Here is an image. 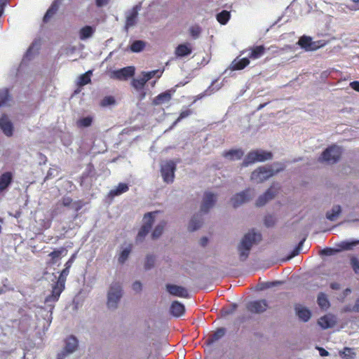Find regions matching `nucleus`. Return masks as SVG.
<instances>
[{
    "label": "nucleus",
    "mask_w": 359,
    "mask_h": 359,
    "mask_svg": "<svg viewBox=\"0 0 359 359\" xmlns=\"http://www.w3.org/2000/svg\"><path fill=\"white\" fill-rule=\"evenodd\" d=\"M260 240L261 234L255 232L254 230L250 231L244 235L237 247L241 261L243 262L247 259L253 245Z\"/></svg>",
    "instance_id": "f257e3e1"
},
{
    "label": "nucleus",
    "mask_w": 359,
    "mask_h": 359,
    "mask_svg": "<svg viewBox=\"0 0 359 359\" xmlns=\"http://www.w3.org/2000/svg\"><path fill=\"white\" fill-rule=\"evenodd\" d=\"M284 168L285 165L281 163H274L268 166H260L252 172L251 180L255 183L263 182Z\"/></svg>",
    "instance_id": "f03ea898"
},
{
    "label": "nucleus",
    "mask_w": 359,
    "mask_h": 359,
    "mask_svg": "<svg viewBox=\"0 0 359 359\" xmlns=\"http://www.w3.org/2000/svg\"><path fill=\"white\" fill-rule=\"evenodd\" d=\"M69 269L70 268H67V266H65V269L61 271L57 282L52 287L51 294L46 297L45 303L51 307L50 310L53 309V306L50 303L57 302L59 299L60 294L65 289L66 278L69 273Z\"/></svg>",
    "instance_id": "7ed1b4c3"
},
{
    "label": "nucleus",
    "mask_w": 359,
    "mask_h": 359,
    "mask_svg": "<svg viewBox=\"0 0 359 359\" xmlns=\"http://www.w3.org/2000/svg\"><path fill=\"white\" fill-rule=\"evenodd\" d=\"M123 294V290L121 283L118 281H113L109 285L107 294V308L111 311L118 309Z\"/></svg>",
    "instance_id": "20e7f679"
},
{
    "label": "nucleus",
    "mask_w": 359,
    "mask_h": 359,
    "mask_svg": "<svg viewBox=\"0 0 359 359\" xmlns=\"http://www.w3.org/2000/svg\"><path fill=\"white\" fill-rule=\"evenodd\" d=\"M273 154L264 150H254L248 154L243 162V166L247 167L256 162H263L271 159Z\"/></svg>",
    "instance_id": "39448f33"
},
{
    "label": "nucleus",
    "mask_w": 359,
    "mask_h": 359,
    "mask_svg": "<svg viewBox=\"0 0 359 359\" xmlns=\"http://www.w3.org/2000/svg\"><path fill=\"white\" fill-rule=\"evenodd\" d=\"M342 154V148L337 145L333 144L327 147L319 157V161L326 162L328 164H334L337 163Z\"/></svg>",
    "instance_id": "423d86ee"
},
{
    "label": "nucleus",
    "mask_w": 359,
    "mask_h": 359,
    "mask_svg": "<svg viewBox=\"0 0 359 359\" xmlns=\"http://www.w3.org/2000/svg\"><path fill=\"white\" fill-rule=\"evenodd\" d=\"M156 214H157V212H151L144 215L143 224L136 237V243L142 242L145 236L149 233L154 222V215Z\"/></svg>",
    "instance_id": "0eeeda50"
},
{
    "label": "nucleus",
    "mask_w": 359,
    "mask_h": 359,
    "mask_svg": "<svg viewBox=\"0 0 359 359\" xmlns=\"http://www.w3.org/2000/svg\"><path fill=\"white\" fill-rule=\"evenodd\" d=\"M176 165L172 161H163L161 164V175L164 182L172 183L175 177Z\"/></svg>",
    "instance_id": "6e6552de"
},
{
    "label": "nucleus",
    "mask_w": 359,
    "mask_h": 359,
    "mask_svg": "<svg viewBox=\"0 0 359 359\" xmlns=\"http://www.w3.org/2000/svg\"><path fill=\"white\" fill-rule=\"evenodd\" d=\"M255 196L253 189H247L231 198L232 205L234 208L239 207L245 203L248 202Z\"/></svg>",
    "instance_id": "1a4fd4ad"
},
{
    "label": "nucleus",
    "mask_w": 359,
    "mask_h": 359,
    "mask_svg": "<svg viewBox=\"0 0 359 359\" xmlns=\"http://www.w3.org/2000/svg\"><path fill=\"white\" fill-rule=\"evenodd\" d=\"M298 44L306 51L315 50L324 46L320 41H313L310 36H303L298 41Z\"/></svg>",
    "instance_id": "9d476101"
},
{
    "label": "nucleus",
    "mask_w": 359,
    "mask_h": 359,
    "mask_svg": "<svg viewBox=\"0 0 359 359\" xmlns=\"http://www.w3.org/2000/svg\"><path fill=\"white\" fill-rule=\"evenodd\" d=\"M135 69L133 66H128L111 72V78L120 81H126L135 74Z\"/></svg>",
    "instance_id": "9b49d317"
},
{
    "label": "nucleus",
    "mask_w": 359,
    "mask_h": 359,
    "mask_svg": "<svg viewBox=\"0 0 359 359\" xmlns=\"http://www.w3.org/2000/svg\"><path fill=\"white\" fill-rule=\"evenodd\" d=\"M217 201V195L210 191L205 192L201 206V212L206 214L214 206Z\"/></svg>",
    "instance_id": "f8f14e48"
},
{
    "label": "nucleus",
    "mask_w": 359,
    "mask_h": 359,
    "mask_svg": "<svg viewBox=\"0 0 359 359\" xmlns=\"http://www.w3.org/2000/svg\"><path fill=\"white\" fill-rule=\"evenodd\" d=\"M166 290L172 296L183 298L189 297V292L184 287L173 284H167Z\"/></svg>",
    "instance_id": "ddd939ff"
},
{
    "label": "nucleus",
    "mask_w": 359,
    "mask_h": 359,
    "mask_svg": "<svg viewBox=\"0 0 359 359\" xmlns=\"http://www.w3.org/2000/svg\"><path fill=\"white\" fill-rule=\"evenodd\" d=\"M268 307L266 301L264 299L250 302L247 309L251 313H260L266 310Z\"/></svg>",
    "instance_id": "4468645a"
},
{
    "label": "nucleus",
    "mask_w": 359,
    "mask_h": 359,
    "mask_svg": "<svg viewBox=\"0 0 359 359\" xmlns=\"http://www.w3.org/2000/svg\"><path fill=\"white\" fill-rule=\"evenodd\" d=\"M140 10V6H134L126 15V29H128L135 25L138 16V11Z\"/></svg>",
    "instance_id": "2eb2a0df"
},
{
    "label": "nucleus",
    "mask_w": 359,
    "mask_h": 359,
    "mask_svg": "<svg viewBox=\"0 0 359 359\" xmlns=\"http://www.w3.org/2000/svg\"><path fill=\"white\" fill-rule=\"evenodd\" d=\"M0 128L5 135L8 137L12 136L13 126L6 115H3L0 118Z\"/></svg>",
    "instance_id": "dca6fc26"
},
{
    "label": "nucleus",
    "mask_w": 359,
    "mask_h": 359,
    "mask_svg": "<svg viewBox=\"0 0 359 359\" xmlns=\"http://www.w3.org/2000/svg\"><path fill=\"white\" fill-rule=\"evenodd\" d=\"M78 343V340L74 336H69L65 341V350L62 353L65 354V357L67 355L74 353L77 349Z\"/></svg>",
    "instance_id": "f3484780"
},
{
    "label": "nucleus",
    "mask_w": 359,
    "mask_h": 359,
    "mask_svg": "<svg viewBox=\"0 0 359 359\" xmlns=\"http://www.w3.org/2000/svg\"><path fill=\"white\" fill-rule=\"evenodd\" d=\"M295 312L299 319L303 322H308L311 316V313L306 307L298 304L295 306Z\"/></svg>",
    "instance_id": "a211bd4d"
},
{
    "label": "nucleus",
    "mask_w": 359,
    "mask_h": 359,
    "mask_svg": "<svg viewBox=\"0 0 359 359\" xmlns=\"http://www.w3.org/2000/svg\"><path fill=\"white\" fill-rule=\"evenodd\" d=\"M174 92L175 90H168L159 94L154 99L153 104L154 105H160L168 103L171 100Z\"/></svg>",
    "instance_id": "6ab92c4d"
},
{
    "label": "nucleus",
    "mask_w": 359,
    "mask_h": 359,
    "mask_svg": "<svg viewBox=\"0 0 359 359\" xmlns=\"http://www.w3.org/2000/svg\"><path fill=\"white\" fill-rule=\"evenodd\" d=\"M276 193V191L271 187L264 194L259 196L256 201V205L258 207L264 205L269 200L275 196Z\"/></svg>",
    "instance_id": "aec40b11"
},
{
    "label": "nucleus",
    "mask_w": 359,
    "mask_h": 359,
    "mask_svg": "<svg viewBox=\"0 0 359 359\" xmlns=\"http://www.w3.org/2000/svg\"><path fill=\"white\" fill-rule=\"evenodd\" d=\"M13 181V175L11 172H6L0 175V194L6 190Z\"/></svg>",
    "instance_id": "412c9836"
},
{
    "label": "nucleus",
    "mask_w": 359,
    "mask_h": 359,
    "mask_svg": "<svg viewBox=\"0 0 359 359\" xmlns=\"http://www.w3.org/2000/svg\"><path fill=\"white\" fill-rule=\"evenodd\" d=\"M170 313L175 317L182 316L185 311V307L183 304L178 301H174L170 308Z\"/></svg>",
    "instance_id": "4be33fe9"
},
{
    "label": "nucleus",
    "mask_w": 359,
    "mask_h": 359,
    "mask_svg": "<svg viewBox=\"0 0 359 359\" xmlns=\"http://www.w3.org/2000/svg\"><path fill=\"white\" fill-rule=\"evenodd\" d=\"M95 32V27L90 25H86L79 31V39L82 41L86 40L93 36Z\"/></svg>",
    "instance_id": "5701e85b"
},
{
    "label": "nucleus",
    "mask_w": 359,
    "mask_h": 359,
    "mask_svg": "<svg viewBox=\"0 0 359 359\" xmlns=\"http://www.w3.org/2000/svg\"><path fill=\"white\" fill-rule=\"evenodd\" d=\"M191 53V47L189 43L180 44L175 49V55L183 57Z\"/></svg>",
    "instance_id": "b1692460"
},
{
    "label": "nucleus",
    "mask_w": 359,
    "mask_h": 359,
    "mask_svg": "<svg viewBox=\"0 0 359 359\" xmlns=\"http://www.w3.org/2000/svg\"><path fill=\"white\" fill-rule=\"evenodd\" d=\"M62 1V0H55L53 2L50 7L46 11L43 17V21L45 22H48L50 20V18L56 13V11L58 10L59 6L61 4Z\"/></svg>",
    "instance_id": "393cba45"
},
{
    "label": "nucleus",
    "mask_w": 359,
    "mask_h": 359,
    "mask_svg": "<svg viewBox=\"0 0 359 359\" xmlns=\"http://www.w3.org/2000/svg\"><path fill=\"white\" fill-rule=\"evenodd\" d=\"M223 156L231 161L239 160L243 156V151L241 149H231L229 151H225L223 154Z\"/></svg>",
    "instance_id": "a878e982"
},
{
    "label": "nucleus",
    "mask_w": 359,
    "mask_h": 359,
    "mask_svg": "<svg viewBox=\"0 0 359 359\" xmlns=\"http://www.w3.org/2000/svg\"><path fill=\"white\" fill-rule=\"evenodd\" d=\"M250 63V60L248 57H243L241 59L236 58L231 63V68L233 70H240L244 69Z\"/></svg>",
    "instance_id": "bb28decb"
},
{
    "label": "nucleus",
    "mask_w": 359,
    "mask_h": 359,
    "mask_svg": "<svg viewBox=\"0 0 359 359\" xmlns=\"http://www.w3.org/2000/svg\"><path fill=\"white\" fill-rule=\"evenodd\" d=\"M128 186L126 183H119L116 187L109 191V196L111 198L119 196L128 190Z\"/></svg>",
    "instance_id": "cd10ccee"
},
{
    "label": "nucleus",
    "mask_w": 359,
    "mask_h": 359,
    "mask_svg": "<svg viewBox=\"0 0 359 359\" xmlns=\"http://www.w3.org/2000/svg\"><path fill=\"white\" fill-rule=\"evenodd\" d=\"M203 223V219L201 214L195 215L192 217L189 225V229L191 231H196L199 229Z\"/></svg>",
    "instance_id": "c85d7f7f"
},
{
    "label": "nucleus",
    "mask_w": 359,
    "mask_h": 359,
    "mask_svg": "<svg viewBox=\"0 0 359 359\" xmlns=\"http://www.w3.org/2000/svg\"><path fill=\"white\" fill-rule=\"evenodd\" d=\"M265 52V48L264 46H257L250 50V53L248 56L252 59H258L261 57Z\"/></svg>",
    "instance_id": "c756f323"
},
{
    "label": "nucleus",
    "mask_w": 359,
    "mask_h": 359,
    "mask_svg": "<svg viewBox=\"0 0 359 359\" xmlns=\"http://www.w3.org/2000/svg\"><path fill=\"white\" fill-rule=\"evenodd\" d=\"M341 212V206L334 205L330 211L326 213V218L330 221H335Z\"/></svg>",
    "instance_id": "7c9ffc66"
},
{
    "label": "nucleus",
    "mask_w": 359,
    "mask_h": 359,
    "mask_svg": "<svg viewBox=\"0 0 359 359\" xmlns=\"http://www.w3.org/2000/svg\"><path fill=\"white\" fill-rule=\"evenodd\" d=\"M317 302H318V306L322 309L326 310L330 306V302L328 300L327 294H325L323 292H320L318 294V298H317Z\"/></svg>",
    "instance_id": "2f4dec72"
},
{
    "label": "nucleus",
    "mask_w": 359,
    "mask_h": 359,
    "mask_svg": "<svg viewBox=\"0 0 359 359\" xmlns=\"http://www.w3.org/2000/svg\"><path fill=\"white\" fill-rule=\"evenodd\" d=\"M334 324V321L332 320V317L328 316H325L321 317L318 320V325L323 329H327L332 327Z\"/></svg>",
    "instance_id": "473e14b6"
},
{
    "label": "nucleus",
    "mask_w": 359,
    "mask_h": 359,
    "mask_svg": "<svg viewBox=\"0 0 359 359\" xmlns=\"http://www.w3.org/2000/svg\"><path fill=\"white\" fill-rule=\"evenodd\" d=\"M132 250V246L131 245H128V246L125 247L122 249L121 252H120V255L118 258V263L123 264L126 262V261L128 259L130 252Z\"/></svg>",
    "instance_id": "72a5a7b5"
},
{
    "label": "nucleus",
    "mask_w": 359,
    "mask_h": 359,
    "mask_svg": "<svg viewBox=\"0 0 359 359\" xmlns=\"http://www.w3.org/2000/svg\"><path fill=\"white\" fill-rule=\"evenodd\" d=\"M147 82V81H146L145 79V77L144 76V75L142 74V76L141 77H139V78H137V79H134L133 81H132V86L136 89L137 90L140 91V90H142L146 83Z\"/></svg>",
    "instance_id": "f704fd0d"
},
{
    "label": "nucleus",
    "mask_w": 359,
    "mask_h": 359,
    "mask_svg": "<svg viewBox=\"0 0 359 359\" xmlns=\"http://www.w3.org/2000/svg\"><path fill=\"white\" fill-rule=\"evenodd\" d=\"M230 17V12L226 10L222 11L216 15L217 20L222 25H226L229 22Z\"/></svg>",
    "instance_id": "c9c22d12"
},
{
    "label": "nucleus",
    "mask_w": 359,
    "mask_h": 359,
    "mask_svg": "<svg viewBox=\"0 0 359 359\" xmlns=\"http://www.w3.org/2000/svg\"><path fill=\"white\" fill-rule=\"evenodd\" d=\"M216 83V81H212V84L208 87L205 93L198 95V98H202L205 95H210L212 93L219 90L222 88V83Z\"/></svg>",
    "instance_id": "e433bc0d"
},
{
    "label": "nucleus",
    "mask_w": 359,
    "mask_h": 359,
    "mask_svg": "<svg viewBox=\"0 0 359 359\" xmlns=\"http://www.w3.org/2000/svg\"><path fill=\"white\" fill-rule=\"evenodd\" d=\"M39 46H40V43L39 41H34L32 45L30 46V47L28 48V50H27L25 56H24V59L23 60H30L32 55L34 54V53H35L36 51H37L39 48Z\"/></svg>",
    "instance_id": "4c0bfd02"
},
{
    "label": "nucleus",
    "mask_w": 359,
    "mask_h": 359,
    "mask_svg": "<svg viewBox=\"0 0 359 359\" xmlns=\"http://www.w3.org/2000/svg\"><path fill=\"white\" fill-rule=\"evenodd\" d=\"M93 123V117L88 116L81 117L76 121V126L79 128H87L91 126Z\"/></svg>",
    "instance_id": "58836bf2"
},
{
    "label": "nucleus",
    "mask_w": 359,
    "mask_h": 359,
    "mask_svg": "<svg viewBox=\"0 0 359 359\" xmlns=\"http://www.w3.org/2000/svg\"><path fill=\"white\" fill-rule=\"evenodd\" d=\"M163 72V69H156L150 72H143L142 74L145 77L146 81H149L152 78L156 76L157 79H159Z\"/></svg>",
    "instance_id": "ea45409f"
},
{
    "label": "nucleus",
    "mask_w": 359,
    "mask_h": 359,
    "mask_svg": "<svg viewBox=\"0 0 359 359\" xmlns=\"http://www.w3.org/2000/svg\"><path fill=\"white\" fill-rule=\"evenodd\" d=\"M165 224L166 223L165 221H161L156 226L151 233L152 238L156 239L161 236L165 226Z\"/></svg>",
    "instance_id": "a19ab883"
},
{
    "label": "nucleus",
    "mask_w": 359,
    "mask_h": 359,
    "mask_svg": "<svg viewBox=\"0 0 359 359\" xmlns=\"http://www.w3.org/2000/svg\"><path fill=\"white\" fill-rule=\"evenodd\" d=\"M145 42L142 40H136L130 46V50L133 53L141 52L145 47Z\"/></svg>",
    "instance_id": "79ce46f5"
},
{
    "label": "nucleus",
    "mask_w": 359,
    "mask_h": 359,
    "mask_svg": "<svg viewBox=\"0 0 359 359\" xmlns=\"http://www.w3.org/2000/svg\"><path fill=\"white\" fill-rule=\"evenodd\" d=\"M67 253V250L65 248H60L59 249L55 250L49 254V256L52 258L53 261L57 259L60 258L62 256L66 255Z\"/></svg>",
    "instance_id": "37998d69"
},
{
    "label": "nucleus",
    "mask_w": 359,
    "mask_h": 359,
    "mask_svg": "<svg viewBox=\"0 0 359 359\" xmlns=\"http://www.w3.org/2000/svg\"><path fill=\"white\" fill-rule=\"evenodd\" d=\"M92 71H88L86 73L79 76L78 84L81 86H85L90 82V75Z\"/></svg>",
    "instance_id": "c03bdc74"
},
{
    "label": "nucleus",
    "mask_w": 359,
    "mask_h": 359,
    "mask_svg": "<svg viewBox=\"0 0 359 359\" xmlns=\"http://www.w3.org/2000/svg\"><path fill=\"white\" fill-rule=\"evenodd\" d=\"M226 330L224 328L221 327L217 329L214 334L211 336V338L210 339V342H214L219 339H220L222 337H223L225 334Z\"/></svg>",
    "instance_id": "a18cd8bd"
},
{
    "label": "nucleus",
    "mask_w": 359,
    "mask_h": 359,
    "mask_svg": "<svg viewBox=\"0 0 359 359\" xmlns=\"http://www.w3.org/2000/svg\"><path fill=\"white\" fill-rule=\"evenodd\" d=\"M8 100L9 95L8 90H0V107L5 105Z\"/></svg>",
    "instance_id": "49530a36"
},
{
    "label": "nucleus",
    "mask_w": 359,
    "mask_h": 359,
    "mask_svg": "<svg viewBox=\"0 0 359 359\" xmlns=\"http://www.w3.org/2000/svg\"><path fill=\"white\" fill-rule=\"evenodd\" d=\"M155 263V257L153 255H148L146 257L145 263H144V268L147 270L151 269L154 266Z\"/></svg>",
    "instance_id": "de8ad7c7"
},
{
    "label": "nucleus",
    "mask_w": 359,
    "mask_h": 359,
    "mask_svg": "<svg viewBox=\"0 0 359 359\" xmlns=\"http://www.w3.org/2000/svg\"><path fill=\"white\" fill-rule=\"evenodd\" d=\"M304 241V239L302 240L299 242V245L292 250V251L291 252V254L287 258V260L291 259L292 258L294 257L295 256H297L299 253V251H300V250L302 248V246L303 245Z\"/></svg>",
    "instance_id": "09e8293b"
},
{
    "label": "nucleus",
    "mask_w": 359,
    "mask_h": 359,
    "mask_svg": "<svg viewBox=\"0 0 359 359\" xmlns=\"http://www.w3.org/2000/svg\"><path fill=\"white\" fill-rule=\"evenodd\" d=\"M190 34L194 39H198L201 32V29L198 26H193L189 29Z\"/></svg>",
    "instance_id": "8fccbe9b"
},
{
    "label": "nucleus",
    "mask_w": 359,
    "mask_h": 359,
    "mask_svg": "<svg viewBox=\"0 0 359 359\" xmlns=\"http://www.w3.org/2000/svg\"><path fill=\"white\" fill-rule=\"evenodd\" d=\"M115 102V100L112 96H107L103 98L101 101V105L102 107H107L113 104Z\"/></svg>",
    "instance_id": "3c124183"
},
{
    "label": "nucleus",
    "mask_w": 359,
    "mask_h": 359,
    "mask_svg": "<svg viewBox=\"0 0 359 359\" xmlns=\"http://www.w3.org/2000/svg\"><path fill=\"white\" fill-rule=\"evenodd\" d=\"M57 174L58 170L57 168H50L47 172V175L45 177V180H48L49 179L55 177L57 175Z\"/></svg>",
    "instance_id": "603ef678"
},
{
    "label": "nucleus",
    "mask_w": 359,
    "mask_h": 359,
    "mask_svg": "<svg viewBox=\"0 0 359 359\" xmlns=\"http://www.w3.org/2000/svg\"><path fill=\"white\" fill-rule=\"evenodd\" d=\"M351 266L355 273H359V260L356 257L351 259Z\"/></svg>",
    "instance_id": "864d4df0"
},
{
    "label": "nucleus",
    "mask_w": 359,
    "mask_h": 359,
    "mask_svg": "<svg viewBox=\"0 0 359 359\" xmlns=\"http://www.w3.org/2000/svg\"><path fill=\"white\" fill-rule=\"evenodd\" d=\"M191 111L189 109L184 110L182 111L177 118V119L174 122L173 126L176 125L177 122H179L180 120L189 116L191 114Z\"/></svg>",
    "instance_id": "5fc2aeb1"
},
{
    "label": "nucleus",
    "mask_w": 359,
    "mask_h": 359,
    "mask_svg": "<svg viewBox=\"0 0 359 359\" xmlns=\"http://www.w3.org/2000/svg\"><path fill=\"white\" fill-rule=\"evenodd\" d=\"M264 224L267 227L272 226L275 224V219L272 215H267L264 219Z\"/></svg>",
    "instance_id": "6e6d98bb"
},
{
    "label": "nucleus",
    "mask_w": 359,
    "mask_h": 359,
    "mask_svg": "<svg viewBox=\"0 0 359 359\" xmlns=\"http://www.w3.org/2000/svg\"><path fill=\"white\" fill-rule=\"evenodd\" d=\"M359 244V240L358 241H353L351 243L348 242H343L341 243V247L346 250L351 249V247L355 246L356 245Z\"/></svg>",
    "instance_id": "4d7b16f0"
},
{
    "label": "nucleus",
    "mask_w": 359,
    "mask_h": 359,
    "mask_svg": "<svg viewBox=\"0 0 359 359\" xmlns=\"http://www.w3.org/2000/svg\"><path fill=\"white\" fill-rule=\"evenodd\" d=\"M132 287L136 292H140L142 289V285L140 281H135L133 283Z\"/></svg>",
    "instance_id": "13d9d810"
},
{
    "label": "nucleus",
    "mask_w": 359,
    "mask_h": 359,
    "mask_svg": "<svg viewBox=\"0 0 359 359\" xmlns=\"http://www.w3.org/2000/svg\"><path fill=\"white\" fill-rule=\"evenodd\" d=\"M109 3V0H95V5L98 8L106 6Z\"/></svg>",
    "instance_id": "bf43d9fd"
},
{
    "label": "nucleus",
    "mask_w": 359,
    "mask_h": 359,
    "mask_svg": "<svg viewBox=\"0 0 359 359\" xmlns=\"http://www.w3.org/2000/svg\"><path fill=\"white\" fill-rule=\"evenodd\" d=\"M62 203L64 206L69 207L72 203V200L69 197H63L62 199Z\"/></svg>",
    "instance_id": "052dcab7"
},
{
    "label": "nucleus",
    "mask_w": 359,
    "mask_h": 359,
    "mask_svg": "<svg viewBox=\"0 0 359 359\" xmlns=\"http://www.w3.org/2000/svg\"><path fill=\"white\" fill-rule=\"evenodd\" d=\"M337 250L332 248H325L321 251L322 255L330 256L332 255Z\"/></svg>",
    "instance_id": "680f3d73"
},
{
    "label": "nucleus",
    "mask_w": 359,
    "mask_h": 359,
    "mask_svg": "<svg viewBox=\"0 0 359 359\" xmlns=\"http://www.w3.org/2000/svg\"><path fill=\"white\" fill-rule=\"evenodd\" d=\"M8 0H0V17L3 15L4 8L6 6Z\"/></svg>",
    "instance_id": "e2e57ef3"
},
{
    "label": "nucleus",
    "mask_w": 359,
    "mask_h": 359,
    "mask_svg": "<svg viewBox=\"0 0 359 359\" xmlns=\"http://www.w3.org/2000/svg\"><path fill=\"white\" fill-rule=\"evenodd\" d=\"M76 258V254L72 255L69 260L65 263V266H67V268H71L74 259Z\"/></svg>",
    "instance_id": "0e129e2a"
},
{
    "label": "nucleus",
    "mask_w": 359,
    "mask_h": 359,
    "mask_svg": "<svg viewBox=\"0 0 359 359\" xmlns=\"http://www.w3.org/2000/svg\"><path fill=\"white\" fill-rule=\"evenodd\" d=\"M350 86L355 90L359 92V81H353L350 83Z\"/></svg>",
    "instance_id": "69168bd1"
},
{
    "label": "nucleus",
    "mask_w": 359,
    "mask_h": 359,
    "mask_svg": "<svg viewBox=\"0 0 359 359\" xmlns=\"http://www.w3.org/2000/svg\"><path fill=\"white\" fill-rule=\"evenodd\" d=\"M352 311L355 313H359V298L356 300L355 305L352 307Z\"/></svg>",
    "instance_id": "338daca9"
},
{
    "label": "nucleus",
    "mask_w": 359,
    "mask_h": 359,
    "mask_svg": "<svg viewBox=\"0 0 359 359\" xmlns=\"http://www.w3.org/2000/svg\"><path fill=\"white\" fill-rule=\"evenodd\" d=\"M330 287L332 289V290H339L340 289V284L338 283H332L330 284Z\"/></svg>",
    "instance_id": "774afa93"
}]
</instances>
